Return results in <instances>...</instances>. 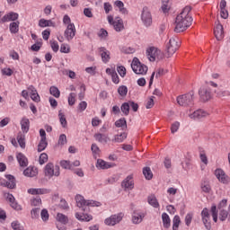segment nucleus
I'll list each match as a JSON object with an SVG mask.
<instances>
[{
  "label": "nucleus",
  "instance_id": "f257e3e1",
  "mask_svg": "<svg viewBox=\"0 0 230 230\" xmlns=\"http://www.w3.org/2000/svg\"><path fill=\"white\" fill-rule=\"evenodd\" d=\"M190 12H191V6H185L180 14L176 16L175 20V33H182V31H186L191 26L193 22V18L190 15Z\"/></svg>",
  "mask_w": 230,
  "mask_h": 230
},
{
  "label": "nucleus",
  "instance_id": "f03ea898",
  "mask_svg": "<svg viewBox=\"0 0 230 230\" xmlns=\"http://www.w3.org/2000/svg\"><path fill=\"white\" fill-rule=\"evenodd\" d=\"M75 201L77 208H82L83 211H87V208H100V206H102V203L99 201H94L93 199L85 200L82 195H76Z\"/></svg>",
  "mask_w": 230,
  "mask_h": 230
},
{
  "label": "nucleus",
  "instance_id": "7ed1b4c3",
  "mask_svg": "<svg viewBox=\"0 0 230 230\" xmlns=\"http://www.w3.org/2000/svg\"><path fill=\"white\" fill-rule=\"evenodd\" d=\"M146 55L150 62H155V60H163L164 58V54L155 47L148 48L146 49Z\"/></svg>",
  "mask_w": 230,
  "mask_h": 230
},
{
  "label": "nucleus",
  "instance_id": "20e7f679",
  "mask_svg": "<svg viewBox=\"0 0 230 230\" xmlns=\"http://www.w3.org/2000/svg\"><path fill=\"white\" fill-rule=\"evenodd\" d=\"M193 96H195L193 92L180 95L177 97V103L181 107H190V105H193Z\"/></svg>",
  "mask_w": 230,
  "mask_h": 230
},
{
  "label": "nucleus",
  "instance_id": "39448f33",
  "mask_svg": "<svg viewBox=\"0 0 230 230\" xmlns=\"http://www.w3.org/2000/svg\"><path fill=\"white\" fill-rule=\"evenodd\" d=\"M131 68L136 73V75H146L148 72V66L141 64L137 58H133Z\"/></svg>",
  "mask_w": 230,
  "mask_h": 230
},
{
  "label": "nucleus",
  "instance_id": "423d86ee",
  "mask_svg": "<svg viewBox=\"0 0 230 230\" xmlns=\"http://www.w3.org/2000/svg\"><path fill=\"white\" fill-rule=\"evenodd\" d=\"M141 21L146 28H150V26H152V13L146 6L142 9Z\"/></svg>",
  "mask_w": 230,
  "mask_h": 230
},
{
  "label": "nucleus",
  "instance_id": "0eeeda50",
  "mask_svg": "<svg viewBox=\"0 0 230 230\" xmlns=\"http://www.w3.org/2000/svg\"><path fill=\"white\" fill-rule=\"evenodd\" d=\"M179 49V42H177V40L175 38H171L169 40V42L166 44V57L167 58H170L175 51Z\"/></svg>",
  "mask_w": 230,
  "mask_h": 230
},
{
  "label": "nucleus",
  "instance_id": "6e6552de",
  "mask_svg": "<svg viewBox=\"0 0 230 230\" xmlns=\"http://www.w3.org/2000/svg\"><path fill=\"white\" fill-rule=\"evenodd\" d=\"M108 22L113 26L115 31H122L125 30V25L123 24V20L119 17L115 18L112 15L108 16Z\"/></svg>",
  "mask_w": 230,
  "mask_h": 230
},
{
  "label": "nucleus",
  "instance_id": "1a4fd4ad",
  "mask_svg": "<svg viewBox=\"0 0 230 230\" xmlns=\"http://www.w3.org/2000/svg\"><path fill=\"white\" fill-rule=\"evenodd\" d=\"M45 175L49 179H51L53 175H55V177H58V175H60V166L58 165L54 166L53 164L49 163L45 166Z\"/></svg>",
  "mask_w": 230,
  "mask_h": 230
},
{
  "label": "nucleus",
  "instance_id": "9d476101",
  "mask_svg": "<svg viewBox=\"0 0 230 230\" xmlns=\"http://www.w3.org/2000/svg\"><path fill=\"white\" fill-rule=\"evenodd\" d=\"M121 220H123V213H119L106 218L104 223L106 224V226H116V224H119Z\"/></svg>",
  "mask_w": 230,
  "mask_h": 230
},
{
  "label": "nucleus",
  "instance_id": "9b49d317",
  "mask_svg": "<svg viewBox=\"0 0 230 230\" xmlns=\"http://www.w3.org/2000/svg\"><path fill=\"white\" fill-rule=\"evenodd\" d=\"M215 175L217 179L219 181V182H222V184H229L230 183V178L226 174V172L222 169H217L215 171Z\"/></svg>",
  "mask_w": 230,
  "mask_h": 230
},
{
  "label": "nucleus",
  "instance_id": "f8f14e48",
  "mask_svg": "<svg viewBox=\"0 0 230 230\" xmlns=\"http://www.w3.org/2000/svg\"><path fill=\"white\" fill-rule=\"evenodd\" d=\"M76 35V28H75V23H69L65 31V37L66 40H73Z\"/></svg>",
  "mask_w": 230,
  "mask_h": 230
},
{
  "label": "nucleus",
  "instance_id": "ddd939ff",
  "mask_svg": "<svg viewBox=\"0 0 230 230\" xmlns=\"http://www.w3.org/2000/svg\"><path fill=\"white\" fill-rule=\"evenodd\" d=\"M5 178L7 179V181H4L1 185L8 188L9 190H14L15 186H17V184L15 183V177L12 174H6Z\"/></svg>",
  "mask_w": 230,
  "mask_h": 230
},
{
  "label": "nucleus",
  "instance_id": "4468645a",
  "mask_svg": "<svg viewBox=\"0 0 230 230\" xmlns=\"http://www.w3.org/2000/svg\"><path fill=\"white\" fill-rule=\"evenodd\" d=\"M208 116H209L208 111L199 109L190 114L189 118H190V119H202V118H208Z\"/></svg>",
  "mask_w": 230,
  "mask_h": 230
},
{
  "label": "nucleus",
  "instance_id": "2eb2a0df",
  "mask_svg": "<svg viewBox=\"0 0 230 230\" xmlns=\"http://www.w3.org/2000/svg\"><path fill=\"white\" fill-rule=\"evenodd\" d=\"M6 200L10 202V206L13 208V209H15L16 211H21L22 209L21 205L15 201V197H13L11 193L7 194Z\"/></svg>",
  "mask_w": 230,
  "mask_h": 230
},
{
  "label": "nucleus",
  "instance_id": "dca6fc26",
  "mask_svg": "<svg viewBox=\"0 0 230 230\" xmlns=\"http://www.w3.org/2000/svg\"><path fill=\"white\" fill-rule=\"evenodd\" d=\"M99 53L102 57V60L104 64H107L111 60V51L107 50L105 47L99 48Z\"/></svg>",
  "mask_w": 230,
  "mask_h": 230
},
{
  "label": "nucleus",
  "instance_id": "f3484780",
  "mask_svg": "<svg viewBox=\"0 0 230 230\" xmlns=\"http://www.w3.org/2000/svg\"><path fill=\"white\" fill-rule=\"evenodd\" d=\"M27 191L31 195H48V193H51V190L45 189V188H42V189L31 188Z\"/></svg>",
  "mask_w": 230,
  "mask_h": 230
},
{
  "label": "nucleus",
  "instance_id": "a211bd4d",
  "mask_svg": "<svg viewBox=\"0 0 230 230\" xmlns=\"http://www.w3.org/2000/svg\"><path fill=\"white\" fill-rule=\"evenodd\" d=\"M121 186L125 190H134V181L132 180V175H128L125 180H123Z\"/></svg>",
  "mask_w": 230,
  "mask_h": 230
},
{
  "label": "nucleus",
  "instance_id": "6ab92c4d",
  "mask_svg": "<svg viewBox=\"0 0 230 230\" xmlns=\"http://www.w3.org/2000/svg\"><path fill=\"white\" fill-rule=\"evenodd\" d=\"M214 34L217 40H222V39H224V26L218 23L214 29Z\"/></svg>",
  "mask_w": 230,
  "mask_h": 230
},
{
  "label": "nucleus",
  "instance_id": "aec40b11",
  "mask_svg": "<svg viewBox=\"0 0 230 230\" xmlns=\"http://www.w3.org/2000/svg\"><path fill=\"white\" fill-rule=\"evenodd\" d=\"M112 166H114V164L102 159H97L96 168H99V170H109V168H112Z\"/></svg>",
  "mask_w": 230,
  "mask_h": 230
},
{
  "label": "nucleus",
  "instance_id": "412c9836",
  "mask_svg": "<svg viewBox=\"0 0 230 230\" xmlns=\"http://www.w3.org/2000/svg\"><path fill=\"white\" fill-rule=\"evenodd\" d=\"M16 159L19 163V165L22 168H26V166H28V158L26 157V155H24V154L22 153H18L16 155Z\"/></svg>",
  "mask_w": 230,
  "mask_h": 230
},
{
  "label": "nucleus",
  "instance_id": "4be33fe9",
  "mask_svg": "<svg viewBox=\"0 0 230 230\" xmlns=\"http://www.w3.org/2000/svg\"><path fill=\"white\" fill-rule=\"evenodd\" d=\"M199 94L203 102H208V100H211V93L206 88H200L199 91Z\"/></svg>",
  "mask_w": 230,
  "mask_h": 230
},
{
  "label": "nucleus",
  "instance_id": "5701e85b",
  "mask_svg": "<svg viewBox=\"0 0 230 230\" xmlns=\"http://www.w3.org/2000/svg\"><path fill=\"white\" fill-rule=\"evenodd\" d=\"M19 19V13H9L2 18V22H10V21H17Z\"/></svg>",
  "mask_w": 230,
  "mask_h": 230
},
{
  "label": "nucleus",
  "instance_id": "b1692460",
  "mask_svg": "<svg viewBox=\"0 0 230 230\" xmlns=\"http://www.w3.org/2000/svg\"><path fill=\"white\" fill-rule=\"evenodd\" d=\"M75 218L80 222H91V220H93V216L85 213L80 214L76 212Z\"/></svg>",
  "mask_w": 230,
  "mask_h": 230
},
{
  "label": "nucleus",
  "instance_id": "393cba45",
  "mask_svg": "<svg viewBox=\"0 0 230 230\" xmlns=\"http://www.w3.org/2000/svg\"><path fill=\"white\" fill-rule=\"evenodd\" d=\"M145 218V213H137L136 211L133 212L132 215V222L133 224H141L143 219Z\"/></svg>",
  "mask_w": 230,
  "mask_h": 230
},
{
  "label": "nucleus",
  "instance_id": "a878e982",
  "mask_svg": "<svg viewBox=\"0 0 230 230\" xmlns=\"http://www.w3.org/2000/svg\"><path fill=\"white\" fill-rule=\"evenodd\" d=\"M200 190L203 193H210L211 192V185L208 180H203L200 183Z\"/></svg>",
  "mask_w": 230,
  "mask_h": 230
},
{
  "label": "nucleus",
  "instance_id": "bb28decb",
  "mask_svg": "<svg viewBox=\"0 0 230 230\" xmlns=\"http://www.w3.org/2000/svg\"><path fill=\"white\" fill-rule=\"evenodd\" d=\"M93 137L98 141V143L107 144L109 142V137L105 134L96 133Z\"/></svg>",
  "mask_w": 230,
  "mask_h": 230
},
{
  "label": "nucleus",
  "instance_id": "cd10ccee",
  "mask_svg": "<svg viewBox=\"0 0 230 230\" xmlns=\"http://www.w3.org/2000/svg\"><path fill=\"white\" fill-rule=\"evenodd\" d=\"M21 127L23 133H28V131L30 130V119L22 118L21 120Z\"/></svg>",
  "mask_w": 230,
  "mask_h": 230
},
{
  "label": "nucleus",
  "instance_id": "c85d7f7f",
  "mask_svg": "<svg viewBox=\"0 0 230 230\" xmlns=\"http://www.w3.org/2000/svg\"><path fill=\"white\" fill-rule=\"evenodd\" d=\"M147 202L152 208H159V201H157V198L154 194L147 197Z\"/></svg>",
  "mask_w": 230,
  "mask_h": 230
},
{
  "label": "nucleus",
  "instance_id": "c756f323",
  "mask_svg": "<svg viewBox=\"0 0 230 230\" xmlns=\"http://www.w3.org/2000/svg\"><path fill=\"white\" fill-rule=\"evenodd\" d=\"M25 177H35L37 175V169L33 167H28L23 171Z\"/></svg>",
  "mask_w": 230,
  "mask_h": 230
},
{
  "label": "nucleus",
  "instance_id": "7c9ffc66",
  "mask_svg": "<svg viewBox=\"0 0 230 230\" xmlns=\"http://www.w3.org/2000/svg\"><path fill=\"white\" fill-rule=\"evenodd\" d=\"M19 21L13 22L9 24V30L11 33H19Z\"/></svg>",
  "mask_w": 230,
  "mask_h": 230
},
{
  "label": "nucleus",
  "instance_id": "2f4dec72",
  "mask_svg": "<svg viewBox=\"0 0 230 230\" xmlns=\"http://www.w3.org/2000/svg\"><path fill=\"white\" fill-rule=\"evenodd\" d=\"M162 220H163L164 227L165 229H169V227L171 226L170 216H168V214H166V213H163Z\"/></svg>",
  "mask_w": 230,
  "mask_h": 230
},
{
  "label": "nucleus",
  "instance_id": "473e14b6",
  "mask_svg": "<svg viewBox=\"0 0 230 230\" xmlns=\"http://www.w3.org/2000/svg\"><path fill=\"white\" fill-rule=\"evenodd\" d=\"M17 141L21 148H26V137L22 133H19L17 136Z\"/></svg>",
  "mask_w": 230,
  "mask_h": 230
},
{
  "label": "nucleus",
  "instance_id": "72a5a7b5",
  "mask_svg": "<svg viewBox=\"0 0 230 230\" xmlns=\"http://www.w3.org/2000/svg\"><path fill=\"white\" fill-rule=\"evenodd\" d=\"M57 220H58V222H60V224H64V226H66V224H67L69 222V218L67 217V216H66L62 213H58Z\"/></svg>",
  "mask_w": 230,
  "mask_h": 230
},
{
  "label": "nucleus",
  "instance_id": "f704fd0d",
  "mask_svg": "<svg viewBox=\"0 0 230 230\" xmlns=\"http://www.w3.org/2000/svg\"><path fill=\"white\" fill-rule=\"evenodd\" d=\"M143 175L147 181L152 180V178L154 177V173H152V170L150 169V167L143 168Z\"/></svg>",
  "mask_w": 230,
  "mask_h": 230
},
{
  "label": "nucleus",
  "instance_id": "c9c22d12",
  "mask_svg": "<svg viewBox=\"0 0 230 230\" xmlns=\"http://www.w3.org/2000/svg\"><path fill=\"white\" fill-rule=\"evenodd\" d=\"M127 137V133H121L120 135H115L114 138L111 140L112 143H123Z\"/></svg>",
  "mask_w": 230,
  "mask_h": 230
},
{
  "label": "nucleus",
  "instance_id": "e433bc0d",
  "mask_svg": "<svg viewBox=\"0 0 230 230\" xmlns=\"http://www.w3.org/2000/svg\"><path fill=\"white\" fill-rule=\"evenodd\" d=\"M121 112H123L124 116H128L130 114V104L129 102H124L122 103L120 107Z\"/></svg>",
  "mask_w": 230,
  "mask_h": 230
},
{
  "label": "nucleus",
  "instance_id": "4c0bfd02",
  "mask_svg": "<svg viewBox=\"0 0 230 230\" xmlns=\"http://www.w3.org/2000/svg\"><path fill=\"white\" fill-rule=\"evenodd\" d=\"M91 150H92V152L93 154V157L95 159H98V157H100V153L102 152V150H100V147L98 146V145L92 144Z\"/></svg>",
  "mask_w": 230,
  "mask_h": 230
},
{
  "label": "nucleus",
  "instance_id": "58836bf2",
  "mask_svg": "<svg viewBox=\"0 0 230 230\" xmlns=\"http://www.w3.org/2000/svg\"><path fill=\"white\" fill-rule=\"evenodd\" d=\"M115 127L118 128H127V119H125V118L118 119L115 122Z\"/></svg>",
  "mask_w": 230,
  "mask_h": 230
},
{
  "label": "nucleus",
  "instance_id": "ea45409f",
  "mask_svg": "<svg viewBox=\"0 0 230 230\" xmlns=\"http://www.w3.org/2000/svg\"><path fill=\"white\" fill-rule=\"evenodd\" d=\"M179 226H181V217L176 215L172 219V230H179Z\"/></svg>",
  "mask_w": 230,
  "mask_h": 230
},
{
  "label": "nucleus",
  "instance_id": "a19ab883",
  "mask_svg": "<svg viewBox=\"0 0 230 230\" xmlns=\"http://www.w3.org/2000/svg\"><path fill=\"white\" fill-rule=\"evenodd\" d=\"M211 215L214 222H218V210L217 209V205H213L210 208Z\"/></svg>",
  "mask_w": 230,
  "mask_h": 230
},
{
  "label": "nucleus",
  "instance_id": "79ce46f5",
  "mask_svg": "<svg viewBox=\"0 0 230 230\" xmlns=\"http://www.w3.org/2000/svg\"><path fill=\"white\" fill-rule=\"evenodd\" d=\"M202 218V222L205 226V228L207 230H211V217L210 216H208V217H201Z\"/></svg>",
  "mask_w": 230,
  "mask_h": 230
},
{
  "label": "nucleus",
  "instance_id": "37998d69",
  "mask_svg": "<svg viewBox=\"0 0 230 230\" xmlns=\"http://www.w3.org/2000/svg\"><path fill=\"white\" fill-rule=\"evenodd\" d=\"M47 146H48V139H40L38 145V152H42L46 150Z\"/></svg>",
  "mask_w": 230,
  "mask_h": 230
},
{
  "label": "nucleus",
  "instance_id": "c03bdc74",
  "mask_svg": "<svg viewBox=\"0 0 230 230\" xmlns=\"http://www.w3.org/2000/svg\"><path fill=\"white\" fill-rule=\"evenodd\" d=\"M58 118H59L61 126L63 127V128H66L67 127V120L66 119V115L62 113V111H59Z\"/></svg>",
  "mask_w": 230,
  "mask_h": 230
},
{
  "label": "nucleus",
  "instance_id": "a18cd8bd",
  "mask_svg": "<svg viewBox=\"0 0 230 230\" xmlns=\"http://www.w3.org/2000/svg\"><path fill=\"white\" fill-rule=\"evenodd\" d=\"M49 93L54 98H60V90L57 86H51L49 88Z\"/></svg>",
  "mask_w": 230,
  "mask_h": 230
},
{
  "label": "nucleus",
  "instance_id": "49530a36",
  "mask_svg": "<svg viewBox=\"0 0 230 230\" xmlns=\"http://www.w3.org/2000/svg\"><path fill=\"white\" fill-rule=\"evenodd\" d=\"M168 3H170V0H162V11L164 13H168L170 12V5H168Z\"/></svg>",
  "mask_w": 230,
  "mask_h": 230
},
{
  "label": "nucleus",
  "instance_id": "de8ad7c7",
  "mask_svg": "<svg viewBox=\"0 0 230 230\" xmlns=\"http://www.w3.org/2000/svg\"><path fill=\"white\" fill-rule=\"evenodd\" d=\"M60 166L65 170H71V168H73V164H71V162L67 160H62L60 162Z\"/></svg>",
  "mask_w": 230,
  "mask_h": 230
},
{
  "label": "nucleus",
  "instance_id": "09e8293b",
  "mask_svg": "<svg viewBox=\"0 0 230 230\" xmlns=\"http://www.w3.org/2000/svg\"><path fill=\"white\" fill-rule=\"evenodd\" d=\"M40 217L43 222H48V220H49V213L48 212V209L43 208L40 212Z\"/></svg>",
  "mask_w": 230,
  "mask_h": 230
},
{
  "label": "nucleus",
  "instance_id": "8fccbe9b",
  "mask_svg": "<svg viewBox=\"0 0 230 230\" xmlns=\"http://www.w3.org/2000/svg\"><path fill=\"white\" fill-rule=\"evenodd\" d=\"M76 93H71L68 96V105L73 106L76 103Z\"/></svg>",
  "mask_w": 230,
  "mask_h": 230
},
{
  "label": "nucleus",
  "instance_id": "3c124183",
  "mask_svg": "<svg viewBox=\"0 0 230 230\" xmlns=\"http://www.w3.org/2000/svg\"><path fill=\"white\" fill-rule=\"evenodd\" d=\"M118 93L120 96H125L128 93V88L125 85H121L118 88Z\"/></svg>",
  "mask_w": 230,
  "mask_h": 230
},
{
  "label": "nucleus",
  "instance_id": "603ef678",
  "mask_svg": "<svg viewBox=\"0 0 230 230\" xmlns=\"http://www.w3.org/2000/svg\"><path fill=\"white\" fill-rule=\"evenodd\" d=\"M117 71L119 73V75L122 77L125 78L126 75H127V68H125V66H119L117 67Z\"/></svg>",
  "mask_w": 230,
  "mask_h": 230
},
{
  "label": "nucleus",
  "instance_id": "864d4df0",
  "mask_svg": "<svg viewBox=\"0 0 230 230\" xmlns=\"http://www.w3.org/2000/svg\"><path fill=\"white\" fill-rule=\"evenodd\" d=\"M166 73H168V70H166L164 68H158L156 70L155 78H159L161 76H164V75H166Z\"/></svg>",
  "mask_w": 230,
  "mask_h": 230
},
{
  "label": "nucleus",
  "instance_id": "5fc2aeb1",
  "mask_svg": "<svg viewBox=\"0 0 230 230\" xmlns=\"http://www.w3.org/2000/svg\"><path fill=\"white\" fill-rule=\"evenodd\" d=\"M181 127V123L179 121H175L172 124L171 127V132L172 134H175V132H177V130H179V128Z\"/></svg>",
  "mask_w": 230,
  "mask_h": 230
},
{
  "label": "nucleus",
  "instance_id": "6e6d98bb",
  "mask_svg": "<svg viewBox=\"0 0 230 230\" xmlns=\"http://www.w3.org/2000/svg\"><path fill=\"white\" fill-rule=\"evenodd\" d=\"M227 208V199H222L217 205L218 211L226 209Z\"/></svg>",
  "mask_w": 230,
  "mask_h": 230
},
{
  "label": "nucleus",
  "instance_id": "4d7b16f0",
  "mask_svg": "<svg viewBox=\"0 0 230 230\" xmlns=\"http://www.w3.org/2000/svg\"><path fill=\"white\" fill-rule=\"evenodd\" d=\"M66 143H67V137L66 136V134L60 135L58 138V145H61V146H64Z\"/></svg>",
  "mask_w": 230,
  "mask_h": 230
},
{
  "label": "nucleus",
  "instance_id": "13d9d810",
  "mask_svg": "<svg viewBox=\"0 0 230 230\" xmlns=\"http://www.w3.org/2000/svg\"><path fill=\"white\" fill-rule=\"evenodd\" d=\"M39 163H40V164H44L48 163V154L42 153L40 155Z\"/></svg>",
  "mask_w": 230,
  "mask_h": 230
},
{
  "label": "nucleus",
  "instance_id": "bf43d9fd",
  "mask_svg": "<svg viewBox=\"0 0 230 230\" xmlns=\"http://www.w3.org/2000/svg\"><path fill=\"white\" fill-rule=\"evenodd\" d=\"M40 214V208H33L31 211V218H39Z\"/></svg>",
  "mask_w": 230,
  "mask_h": 230
},
{
  "label": "nucleus",
  "instance_id": "052dcab7",
  "mask_svg": "<svg viewBox=\"0 0 230 230\" xmlns=\"http://www.w3.org/2000/svg\"><path fill=\"white\" fill-rule=\"evenodd\" d=\"M31 206H40L42 204V199L40 197H36L31 201Z\"/></svg>",
  "mask_w": 230,
  "mask_h": 230
},
{
  "label": "nucleus",
  "instance_id": "680f3d73",
  "mask_svg": "<svg viewBox=\"0 0 230 230\" xmlns=\"http://www.w3.org/2000/svg\"><path fill=\"white\" fill-rule=\"evenodd\" d=\"M11 226L13 230H24L19 221H13Z\"/></svg>",
  "mask_w": 230,
  "mask_h": 230
},
{
  "label": "nucleus",
  "instance_id": "e2e57ef3",
  "mask_svg": "<svg viewBox=\"0 0 230 230\" xmlns=\"http://www.w3.org/2000/svg\"><path fill=\"white\" fill-rule=\"evenodd\" d=\"M103 6L105 13H110L111 12H112V4H111V3L105 2Z\"/></svg>",
  "mask_w": 230,
  "mask_h": 230
},
{
  "label": "nucleus",
  "instance_id": "0e129e2a",
  "mask_svg": "<svg viewBox=\"0 0 230 230\" xmlns=\"http://www.w3.org/2000/svg\"><path fill=\"white\" fill-rule=\"evenodd\" d=\"M40 48H42V43L40 41H37L36 44H33L31 47V49L32 51H40Z\"/></svg>",
  "mask_w": 230,
  "mask_h": 230
},
{
  "label": "nucleus",
  "instance_id": "69168bd1",
  "mask_svg": "<svg viewBox=\"0 0 230 230\" xmlns=\"http://www.w3.org/2000/svg\"><path fill=\"white\" fill-rule=\"evenodd\" d=\"M84 15H85V17H88L89 19L93 18V9L84 8Z\"/></svg>",
  "mask_w": 230,
  "mask_h": 230
},
{
  "label": "nucleus",
  "instance_id": "338daca9",
  "mask_svg": "<svg viewBox=\"0 0 230 230\" xmlns=\"http://www.w3.org/2000/svg\"><path fill=\"white\" fill-rule=\"evenodd\" d=\"M86 109H87V102L85 101L81 102L78 105V110L81 112H84V111H85Z\"/></svg>",
  "mask_w": 230,
  "mask_h": 230
},
{
  "label": "nucleus",
  "instance_id": "774afa93",
  "mask_svg": "<svg viewBox=\"0 0 230 230\" xmlns=\"http://www.w3.org/2000/svg\"><path fill=\"white\" fill-rule=\"evenodd\" d=\"M70 49H69V45H66V44H62L60 47V52L61 53H69Z\"/></svg>",
  "mask_w": 230,
  "mask_h": 230
}]
</instances>
